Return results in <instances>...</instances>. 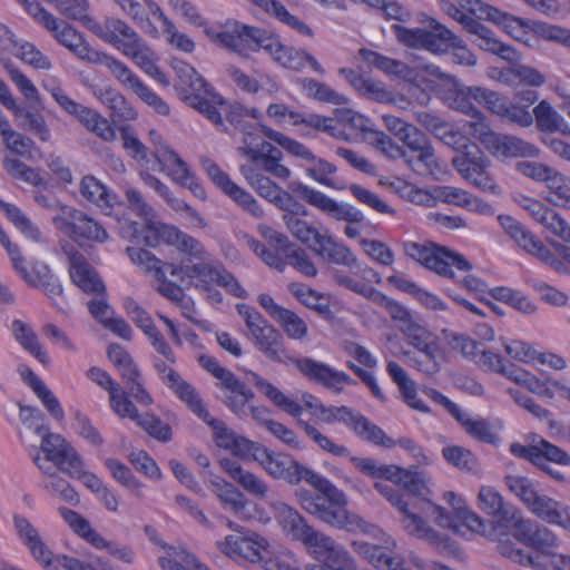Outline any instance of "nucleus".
<instances>
[{
    "mask_svg": "<svg viewBox=\"0 0 570 570\" xmlns=\"http://www.w3.org/2000/svg\"><path fill=\"white\" fill-rule=\"evenodd\" d=\"M295 497L299 507L320 521L346 531H366L368 523L361 517L350 513L346 498L336 487L321 493L298 489Z\"/></svg>",
    "mask_w": 570,
    "mask_h": 570,
    "instance_id": "1",
    "label": "nucleus"
},
{
    "mask_svg": "<svg viewBox=\"0 0 570 570\" xmlns=\"http://www.w3.org/2000/svg\"><path fill=\"white\" fill-rule=\"evenodd\" d=\"M274 517L286 535L301 541L315 559L322 561L336 542L330 535L315 530L305 518L293 507L277 501L272 504Z\"/></svg>",
    "mask_w": 570,
    "mask_h": 570,
    "instance_id": "2",
    "label": "nucleus"
},
{
    "mask_svg": "<svg viewBox=\"0 0 570 570\" xmlns=\"http://www.w3.org/2000/svg\"><path fill=\"white\" fill-rule=\"evenodd\" d=\"M403 249L407 257L446 278H455L453 267L459 272L472 269V264L462 254L432 242H405Z\"/></svg>",
    "mask_w": 570,
    "mask_h": 570,
    "instance_id": "3",
    "label": "nucleus"
},
{
    "mask_svg": "<svg viewBox=\"0 0 570 570\" xmlns=\"http://www.w3.org/2000/svg\"><path fill=\"white\" fill-rule=\"evenodd\" d=\"M170 275L181 282L185 278L196 279L194 286L202 291L217 285L225 288L229 294L238 298H246L247 293L238 281L229 273L222 263L199 262L194 264L168 265Z\"/></svg>",
    "mask_w": 570,
    "mask_h": 570,
    "instance_id": "4",
    "label": "nucleus"
},
{
    "mask_svg": "<svg viewBox=\"0 0 570 570\" xmlns=\"http://www.w3.org/2000/svg\"><path fill=\"white\" fill-rule=\"evenodd\" d=\"M478 507L495 521L485 522V531H475L490 540L499 539V535H508L509 529L515 523L520 511L504 501L501 493L490 485H482L478 493Z\"/></svg>",
    "mask_w": 570,
    "mask_h": 570,
    "instance_id": "5",
    "label": "nucleus"
},
{
    "mask_svg": "<svg viewBox=\"0 0 570 570\" xmlns=\"http://www.w3.org/2000/svg\"><path fill=\"white\" fill-rule=\"evenodd\" d=\"M504 484L535 517L548 523L560 522L561 502L540 493L531 479L520 474H508L504 476Z\"/></svg>",
    "mask_w": 570,
    "mask_h": 570,
    "instance_id": "6",
    "label": "nucleus"
},
{
    "mask_svg": "<svg viewBox=\"0 0 570 570\" xmlns=\"http://www.w3.org/2000/svg\"><path fill=\"white\" fill-rule=\"evenodd\" d=\"M404 336L415 350L403 353L406 364L428 376L438 374L441 371V350L433 334L420 323Z\"/></svg>",
    "mask_w": 570,
    "mask_h": 570,
    "instance_id": "7",
    "label": "nucleus"
},
{
    "mask_svg": "<svg viewBox=\"0 0 570 570\" xmlns=\"http://www.w3.org/2000/svg\"><path fill=\"white\" fill-rule=\"evenodd\" d=\"M199 364L219 381L218 386L227 391L224 404L236 415H246V405L254 399V392L246 386L233 372L223 367L218 361L207 354L198 357Z\"/></svg>",
    "mask_w": 570,
    "mask_h": 570,
    "instance_id": "8",
    "label": "nucleus"
},
{
    "mask_svg": "<svg viewBox=\"0 0 570 570\" xmlns=\"http://www.w3.org/2000/svg\"><path fill=\"white\" fill-rule=\"evenodd\" d=\"M55 227L78 245L86 242L105 244L109 239L108 232L98 220L75 207L65 209L55 219Z\"/></svg>",
    "mask_w": 570,
    "mask_h": 570,
    "instance_id": "9",
    "label": "nucleus"
},
{
    "mask_svg": "<svg viewBox=\"0 0 570 570\" xmlns=\"http://www.w3.org/2000/svg\"><path fill=\"white\" fill-rule=\"evenodd\" d=\"M149 138L154 145L153 155L161 168L167 170L168 175L171 176L176 183L190 189L195 196L205 198V190L198 178L179 155L163 141L161 136L156 130L149 131Z\"/></svg>",
    "mask_w": 570,
    "mask_h": 570,
    "instance_id": "10",
    "label": "nucleus"
},
{
    "mask_svg": "<svg viewBox=\"0 0 570 570\" xmlns=\"http://www.w3.org/2000/svg\"><path fill=\"white\" fill-rule=\"evenodd\" d=\"M288 190L297 194L311 206L316 207L322 213L328 215L336 220L347 223H361L364 215L355 206L343 202H336L320 190L308 187L301 181H291L287 186Z\"/></svg>",
    "mask_w": 570,
    "mask_h": 570,
    "instance_id": "11",
    "label": "nucleus"
},
{
    "mask_svg": "<svg viewBox=\"0 0 570 570\" xmlns=\"http://www.w3.org/2000/svg\"><path fill=\"white\" fill-rule=\"evenodd\" d=\"M498 220L504 233L524 252L537 257L554 271L560 272L563 269V262L514 217L500 215Z\"/></svg>",
    "mask_w": 570,
    "mask_h": 570,
    "instance_id": "12",
    "label": "nucleus"
},
{
    "mask_svg": "<svg viewBox=\"0 0 570 570\" xmlns=\"http://www.w3.org/2000/svg\"><path fill=\"white\" fill-rule=\"evenodd\" d=\"M228 527L236 533L227 535L224 542L220 543L222 552L233 559H243L250 562L261 561L263 552L267 549V540L233 521H228Z\"/></svg>",
    "mask_w": 570,
    "mask_h": 570,
    "instance_id": "13",
    "label": "nucleus"
},
{
    "mask_svg": "<svg viewBox=\"0 0 570 570\" xmlns=\"http://www.w3.org/2000/svg\"><path fill=\"white\" fill-rule=\"evenodd\" d=\"M374 488L402 513L401 523L407 533L431 542L438 540V533L417 513L409 509V503L404 501L403 495L395 487L385 482H375Z\"/></svg>",
    "mask_w": 570,
    "mask_h": 570,
    "instance_id": "14",
    "label": "nucleus"
},
{
    "mask_svg": "<svg viewBox=\"0 0 570 570\" xmlns=\"http://www.w3.org/2000/svg\"><path fill=\"white\" fill-rule=\"evenodd\" d=\"M85 26L99 39L112 45L121 52L140 38L127 21L114 16L105 17L102 21L87 18Z\"/></svg>",
    "mask_w": 570,
    "mask_h": 570,
    "instance_id": "15",
    "label": "nucleus"
},
{
    "mask_svg": "<svg viewBox=\"0 0 570 570\" xmlns=\"http://www.w3.org/2000/svg\"><path fill=\"white\" fill-rule=\"evenodd\" d=\"M40 450L47 461L65 474H75L80 465L81 455L61 434L45 433L40 443Z\"/></svg>",
    "mask_w": 570,
    "mask_h": 570,
    "instance_id": "16",
    "label": "nucleus"
},
{
    "mask_svg": "<svg viewBox=\"0 0 570 570\" xmlns=\"http://www.w3.org/2000/svg\"><path fill=\"white\" fill-rule=\"evenodd\" d=\"M469 151L458 154L452 159L453 167L460 175L482 190H493L494 184L487 173L488 160L478 145L470 146Z\"/></svg>",
    "mask_w": 570,
    "mask_h": 570,
    "instance_id": "17",
    "label": "nucleus"
},
{
    "mask_svg": "<svg viewBox=\"0 0 570 570\" xmlns=\"http://www.w3.org/2000/svg\"><path fill=\"white\" fill-rule=\"evenodd\" d=\"M407 148V156L402 157L416 173H431L436 166V157L430 139L415 126L401 140Z\"/></svg>",
    "mask_w": 570,
    "mask_h": 570,
    "instance_id": "18",
    "label": "nucleus"
},
{
    "mask_svg": "<svg viewBox=\"0 0 570 570\" xmlns=\"http://www.w3.org/2000/svg\"><path fill=\"white\" fill-rule=\"evenodd\" d=\"M168 389L171 390L199 420L209 425L215 435L218 438L227 435L226 424L210 415L199 392L189 382L179 376Z\"/></svg>",
    "mask_w": 570,
    "mask_h": 570,
    "instance_id": "19",
    "label": "nucleus"
},
{
    "mask_svg": "<svg viewBox=\"0 0 570 570\" xmlns=\"http://www.w3.org/2000/svg\"><path fill=\"white\" fill-rule=\"evenodd\" d=\"M138 28L145 33L158 38L159 32L151 18H157L161 22L166 16L158 3L154 0H112Z\"/></svg>",
    "mask_w": 570,
    "mask_h": 570,
    "instance_id": "20",
    "label": "nucleus"
},
{
    "mask_svg": "<svg viewBox=\"0 0 570 570\" xmlns=\"http://www.w3.org/2000/svg\"><path fill=\"white\" fill-rule=\"evenodd\" d=\"M263 235L267 239L268 245L279 250L285 257L286 263L297 272L308 277L317 275V268L305 249L292 243L285 234L267 228Z\"/></svg>",
    "mask_w": 570,
    "mask_h": 570,
    "instance_id": "21",
    "label": "nucleus"
},
{
    "mask_svg": "<svg viewBox=\"0 0 570 570\" xmlns=\"http://www.w3.org/2000/svg\"><path fill=\"white\" fill-rule=\"evenodd\" d=\"M510 452L521 459L528 460L533 465L540 458H548L551 462L562 466L570 465V455L561 448L550 443L541 436L534 435L529 445L513 442L509 446Z\"/></svg>",
    "mask_w": 570,
    "mask_h": 570,
    "instance_id": "22",
    "label": "nucleus"
},
{
    "mask_svg": "<svg viewBox=\"0 0 570 570\" xmlns=\"http://www.w3.org/2000/svg\"><path fill=\"white\" fill-rule=\"evenodd\" d=\"M364 533L372 534L377 542H370L364 540H354L352 547L356 553L364 558L376 569L381 570L386 563L392 550L396 547L395 540L384 533L381 529L368 523V528Z\"/></svg>",
    "mask_w": 570,
    "mask_h": 570,
    "instance_id": "23",
    "label": "nucleus"
},
{
    "mask_svg": "<svg viewBox=\"0 0 570 570\" xmlns=\"http://www.w3.org/2000/svg\"><path fill=\"white\" fill-rule=\"evenodd\" d=\"M249 333L254 345L266 358L276 363H287L289 354L284 347L283 337L267 320L264 318L262 324H256Z\"/></svg>",
    "mask_w": 570,
    "mask_h": 570,
    "instance_id": "24",
    "label": "nucleus"
},
{
    "mask_svg": "<svg viewBox=\"0 0 570 570\" xmlns=\"http://www.w3.org/2000/svg\"><path fill=\"white\" fill-rule=\"evenodd\" d=\"M485 148L497 158H515L539 156V148L519 137L510 135H489L485 138Z\"/></svg>",
    "mask_w": 570,
    "mask_h": 570,
    "instance_id": "25",
    "label": "nucleus"
},
{
    "mask_svg": "<svg viewBox=\"0 0 570 570\" xmlns=\"http://www.w3.org/2000/svg\"><path fill=\"white\" fill-rule=\"evenodd\" d=\"M512 528L518 530L520 540L523 543L542 553H553V549L558 547V539L550 529L533 520L523 519L521 514L518 517Z\"/></svg>",
    "mask_w": 570,
    "mask_h": 570,
    "instance_id": "26",
    "label": "nucleus"
},
{
    "mask_svg": "<svg viewBox=\"0 0 570 570\" xmlns=\"http://www.w3.org/2000/svg\"><path fill=\"white\" fill-rule=\"evenodd\" d=\"M468 32L476 37L472 42L481 50L498 56L509 63L520 61L521 55L515 48L499 40L492 30L478 20L468 24Z\"/></svg>",
    "mask_w": 570,
    "mask_h": 570,
    "instance_id": "27",
    "label": "nucleus"
},
{
    "mask_svg": "<svg viewBox=\"0 0 570 570\" xmlns=\"http://www.w3.org/2000/svg\"><path fill=\"white\" fill-rule=\"evenodd\" d=\"M145 223L141 225L137 222H127L121 227L122 237L130 239H142L147 246L155 247L161 240L167 243V232L175 229V226L165 225L154 219L153 214L144 217Z\"/></svg>",
    "mask_w": 570,
    "mask_h": 570,
    "instance_id": "28",
    "label": "nucleus"
},
{
    "mask_svg": "<svg viewBox=\"0 0 570 570\" xmlns=\"http://www.w3.org/2000/svg\"><path fill=\"white\" fill-rule=\"evenodd\" d=\"M253 458L272 478L289 483L296 464L293 456L272 451L265 446H257Z\"/></svg>",
    "mask_w": 570,
    "mask_h": 570,
    "instance_id": "29",
    "label": "nucleus"
},
{
    "mask_svg": "<svg viewBox=\"0 0 570 570\" xmlns=\"http://www.w3.org/2000/svg\"><path fill=\"white\" fill-rule=\"evenodd\" d=\"M259 49H264L274 61L285 67V60H287L292 47L283 46L275 35L265 29L250 27L245 57L248 56L249 51H258Z\"/></svg>",
    "mask_w": 570,
    "mask_h": 570,
    "instance_id": "30",
    "label": "nucleus"
},
{
    "mask_svg": "<svg viewBox=\"0 0 570 570\" xmlns=\"http://www.w3.org/2000/svg\"><path fill=\"white\" fill-rule=\"evenodd\" d=\"M309 248L323 259L346 267H356L357 258L343 243H338L332 235L325 233L317 236L315 244Z\"/></svg>",
    "mask_w": 570,
    "mask_h": 570,
    "instance_id": "31",
    "label": "nucleus"
},
{
    "mask_svg": "<svg viewBox=\"0 0 570 570\" xmlns=\"http://www.w3.org/2000/svg\"><path fill=\"white\" fill-rule=\"evenodd\" d=\"M219 465L239 487L244 489V491L250 495L258 499H264L267 495V483L258 475L244 469L238 462L230 459H222L219 461Z\"/></svg>",
    "mask_w": 570,
    "mask_h": 570,
    "instance_id": "32",
    "label": "nucleus"
},
{
    "mask_svg": "<svg viewBox=\"0 0 570 570\" xmlns=\"http://www.w3.org/2000/svg\"><path fill=\"white\" fill-rule=\"evenodd\" d=\"M348 120L354 127L367 135L366 140L389 158L397 159L407 156V151L395 144L393 139L383 131L372 129L367 124L368 119L361 115H353Z\"/></svg>",
    "mask_w": 570,
    "mask_h": 570,
    "instance_id": "33",
    "label": "nucleus"
},
{
    "mask_svg": "<svg viewBox=\"0 0 570 570\" xmlns=\"http://www.w3.org/2000/svg\"><path fill=\"white\" fill-rule=\"evenodd\" d=\"M246 377L259 393L278 409L294 417H298L302 414V406L296 401L286 396L278 387L256 372L246 371Z\"/></svg>",
    "mask_w": 570,
    "mask_h": 570,
    "instance_id": "34",
    "label": "nucleus"
},
{
    "mask_svg": "<svg viewBox=\"0 0 570 570\" xmlns=\"http://www.w3.org/2000/svg\"><path fill=\"white\" fill-rule=\"evenodd\" d=\"M75 266H69L72 282L85 293L104 295L106 286L85 256H76Z\"/></svg>",
    "mask_w": 570,
    "mask_h": 570,
    "instance_id": "35",
    "label": "nucleus"
},
{
    "mask_svg": "<svg viewBox=\"0 0 570 570\" xmlns=\"http://www.w3.org/2000/svg\"><path fill=\"white\" fill-rule=\"evenodd\" d=\"M250 26L234 22L233 27L226 31H216L213 28H206V35L216 43L229 49L239 56H246V42L248 39Z\"/></svg>",
    "mask_w": 570,
    "mask_h": 570,
    "instance_id": "36",
    "label": "nucleus"
},
{
    "mask_svg": "<svg viewBox=\"0 0 570 570\" xmlns=\"http://www.w3.org/2000/svg\"><path fill=\"white\" fill-rule=\"evenodd\" d=\"M386 370L393 382L399 386L406 404L416 411L429 413V406L417 397L415 383L405 370L394 361L387 363Z\"/></svg>",
    "mask_w": 570,
    "mask_h": 570,
    "instance_id": "37",
    "label": "nucleus"
},
{
    "mask_svg": "<svg viewBox=\"0 0 570 570\" xmlns=\"http://www.w3.org/2000/svg\"><path fill=\"white\" fill-rule=\"evenodd\" d=\"M46 88L55 101L60 106V108L75 117L86 129L90 127L95 118H97V116L100 114L92 108L75 101L65 92L62 88L58 86Z\"/></svg>",
    "mask_w": 570,
    "mask_h": 570,
    "instance_id": "38",
    "label": "nucleus"
},
{
    "mask_svg": "<svg viewBox=\"0 0 570 570\" xmlns=\"http://www.w3.org/2000/svg\"><path fill=\"white\" fill-rule=\"evenodd\" d=\"M96 97L110 111L111 117L117 120H135L137 118L136 109L130 105L126 97L112 87H106L95 92Z\"/></svg>",
    "mask_w": 570,
    "mask_h": 570,
    "instance_id": "39",
    "label": "nucleus"
},
{
    "mask_svg": "<svg viewBox=\"0 0 570 570\" xmlns=\"http://www.w3.org/2000/svg\"><path fill=\"white\" fill-rule=\"evenodd\" d=\"M358 438L379 446L391 449L396 442L361 413L355 412L348 426Z\"/></svg>",
    "mask_w": 570,
    "mask_h": 570,
    "instance_id": "40",
    "label": "nucleus"
},
{
    "mask_svg": "<svg viewBox=\"0 0 570 570\" xmlns=\"http://www.w3.org/2000/svg\"><path fill=\"white\" fill-rule=\"evenodd\" d=\"M351 461L354 466L365 475L374 479H385L397 484L401 483L403 473L406 471L394 464H379L377 461L372 458L351 456Z\"/></svg>",
    "mask_w": 570,
    "mask_h": 570,
    "instance_id": "41",
    "label": "nucleus"
},
{
    "mask_svg": "<svg viewBox=\"0 0 570 570\" xmlns=\"http://www.w3.org/2000/svg\"><path fill=\"white\" fill-rule=\"evenodd\" d=\"M287 363L295 365L299 373L308 381L321 384L328 389L332 375V367L312 357L287 356Z\"/></svg>",
    "mask_w": 570,
    "mask_h": 570,
    "instance_id": "42",
    "label": "nucleus"
},
{
    "mask_svg": "<svg viewBox=\"0 0 570 570\" xmlns=\"http://www.w3.org/2000/svg\"><path fill=\"white\" fill-rule=\"evenodd\" d=\"M533 120L538 130L542 132L568 134L570 131L563 117L547 100H541L533 108Z\"/></svg>",
    "mask_w": 570,
    "mask_h": 570,
    "instance_id": "43",
    "label": "nucleus"
},
{
    "mask_svg": "<svg viewBox=\"0 0 570 570\" xmlns=\"http://www.w3.org/2000/svg\"><path fill=\"white\" fill-rule=\"evenodd\" d=\"M288 289L307 308L315 311L325 320L332 318L330 301L324 294L298 283L289 284Z\"/></svg>",
    "mask_w": 570,
    "mask_h": 570,
    "instance_id": "44",
    "label": "nucleus"
},
{
    "mask_svg": "<svg viewBox=\"0 0 570 570\" xmlns=\"http://www.w3.org/2000/svg\"><path fill=\"white\" fill-rule=\"evenodd\" d=\"M187 99L191 101L190 107L195 108L200 114H203L216 127L222 128L224 131H226V128L224 126L223 114L226 117L228 108L232 105H227L220 96L214 92H212V96L205 97L202 100H197L195 96L191 98L189 97Z\"/></svg>",
    "mask_w": 570,
    "mask_h": 570,
    "instance_id": "45",
    "label": "nucleus"
},
{
    "mask_svg": "<svg viewBox=\"0 0 570 570\" xmlns=\"http://www.w3.org/2000/svg\"><path fill=\"white\" fill-rule=\"evenodd\" d=\"M79 190L83 198L101 209L111 208L116 202V195L91 175L81 179Z\"/></svg>",
    "mask_w": 570,
    "mask_h": 570,
    "instance_id": "46",
    "label": "nucleus"
},
{
    "mask_svg": "<svg viewBox=\"0 0 570 570\" xmlns=\"http://www.w3.org/2000/svg\"><path fill=\"white\" fill-rule=\"evenodd\" d=\"M455 420L462 425L465 433L476 441L488 444L497 443L498 435L495 432H493L488 420L481 416L471 417L466 412L462 410L456 415Z\"/></svg>",
    "mask_w": 570,
    "mask_h": 570,
    "instance_id": "47",
    "label": "nucleus"
},
{
    "mask_svg": "<svg viewBox=\"0 0 570 570\" xmlns=\"http://www.w3.org/2000/svg\"><path fill=\"white\" fill-rule=\"evenodd\" d=\"M458 39L459 37L448 27L431 19L425 36V49L434 53L445 52Z\"/></svg>",
    "mask_w": 570,
    "mask_h": 570,
    "instance_id": "48",
    "label": "nucleus"
},
{
    "mask_svg": "<svg viewBox=\"0 0 570 570\" xmlns=\"http://www.w3.org/2000/svg\"><path fill=\"white\" fill-rule=\"evenodd\" d=\"M12 330L16 340L21 344V346L24 350H27L42 364L46 365L49 363V356L47 352L42 350L37 334L32 331V328L29 325H27L22 321L16 320L12 323Z\"/></svg>",
    "mask_w": 570,
    "mask_h": 570,
    "instance_id": "49",
    "label": "nucleus"
},
{
    "mask_svg": "<svg viewBox=\"0 0 570 570\" xmlns=\"http://www.w3.org/2000/svg\"><path fill=\"white\" fill-rule=\"evenodd\" d=\"M372 302L383 306L387 311L392 320L397 323V328L403 335L420 324L403 305L387 297L380 291Z\"/></svg>",
    "mask_w": 570,
    "mask_h": 570,
    "instance_id": "50",
    "label": "nucleus"
},
{
    "mask_svg": "<svg viewBox=\"0 0 570 570\" xmlns=\"http://www.w3.org/2000/svg\"><path fill=\"white\" fill-rule=\"evenodd\" d=\"M0 209L8 219L29 239L40 243L43 240L40 229L16 205L0 198Z\"/></svg>",
    "mask_w": 570,
    "mask_h": 570,
    "instance_id": "51",
    "label": "nucleus"
},
{
    "mask_svg": "<svg viewBox=\"0 0 570 570\" xmlns=\"http://www.w3.org/2000/svg\"><path fill=\"white\" fill-rule=\"evenodd\" d=\"M167 244L175 246L180 253L196 259H206L208 256L204 245L198 239L181 232L176 226L175 229L167 232Z\"/></svg>",
    "mask_w": 570,
    "mask_h": 570,
    "instance_id": "52",
    "label": "nucleus"
},
{
    "mask_svg": "<svg viewBox=\"0 0 570 570\" xmlns=\"http://www.w3.org/2000/svg\"><path fill=\"white\" fill-rule=\"evenodd\" d=\"M442 455L448 463L463 472L475 474L480 471L478 458L466 448L449 445L442 449Z\"/></svg>",
    "mask_w": 570,
    "mask_h": 570,
    "instance_id": "53",
    "label": "nucleus"
},
{
    "mask_svg": "<svg viewBox=\"0 0 570 570\" xmlns=\"http://www.w3.org/2000/svg\"><path fill=\"white\" fill-rule=\"evenodd\" d=\"M299 83L306 96L315 100L333 105H346L348 102L347 97L338 94L324 82L312 78H303Z\"/></svg>",
    "mask_w": 570,
    "mask_h": 570,
    "instance_id": "54",
    "label": "nucleus"
},
{
    "mask_svg": "<svg viewBox=\"0 0 570 570\" xmlns=\"http://www.w3.org/2000/svg\"><path fill=\"white\" fill-rule=\"evenodd\" d=\"M53 38L63 47L69 49L75 55L85 43V39L72 26L66 21L55 18V23L46 28Z\"/></svg>",
    "mask_w": 570,
    "mask_h": 570,
    "instance_id": "55",
    "label": "nucleus"
},
{
    "mask_svg": "<svg viewBox=\"0 0 570 570\" xmlns=\"http://www.w3.org/2000/svg\"><path fill=\"white\" fill-rule=\"evenodd\" d=\"M403 489L414 497L420 498L423 501H426L428 503H431L430 500V485L432 484L431 478L428 476L425 473L415 470H406L405 473H403L402 481L400 483Z\"/></svg>",
    "mask_w": 570,
    "mask_h": 570,
    "instance_id": "56",
    "label": "nucleus"
},
{
    "mask_svg": "<svg viewBox=\"0 0 570 570\" xmlns=\"http://www.w3.org/2000/svg\"><path fill=\"white\" fill-rule=\"evenodd\" d=\"M126 252L130 261L146 272L154 273L157 279L164 278V267L170 271L169 263H163L153 253L139 247H127Z\"/></svg>",
    "mask_w": 570,
    "mask_h": 570,
    "instance_id": "57",
    "label": "nucleus"
},
{
    "mask_svg": "<svg viewBox=\"0 0 570 570\" xmlns=\"http://www.w3.org/2000/svg\"><path fill=\"white\" fill-rule=\"evenodd\" d=\"M468 96L500 117L508 104V99L504 96L479 86L468 87Z\"/></svg>",
    "mask_w": 570,
    "mask_h": 570,
    "instance_id": "58",
    "label": "nucleus"
},
{
    "mask_svg": "<svg viewBox=\"0 0 570 570\" xmlns=\"http://www.w3.org/2000/svg\"><path fill=\"white\" fill-rule=\"evenodd\" d=\"M444 341L454 352L460 353L465 358L473 361L478 351L481 347V343L470 338L465 334L456 333L450 330H442L441 332Z\"/></svg>",
    "mask_w": 570,
    "mask_h": 570,
    "instance_id": "59",
    "label": "nucleus"
},
{
    "mask_svg": "<svg viewBox=\"0 0 570 570\" xmlns=\"http://www.w3.org/2000/svg\"><path fill=\"white\" fill-rule=\"evenodd\" d=\"M105 465L111 473L112 478L122 487L134 491L135 495L140 499L144 497L141 482L135 478L131 470L126 464L117 459L109 458L106 459Z\"/></svg>",
    "mask_w": 570,
    "mask_h": 570,
    "instance_id": "60",
    "label": "nucleus"
},
{
    "mask_svg": "<svg viewBox=\"0 0 570 570\" xmlns=\"http://www.w3.org/2000/svg\"><path fill=\"white\" fill-rule=\"evenodd\" d=\"M443 498L456 512L458 518H460L471 531H485V521L475 512L464 507L462 499L454 492H445Z\"/></svg>",
    "mask_w": 570,
    "mask_h": 570,
    "instance_id": "61",
    "label": "nucleus"
},
{
    "mask_svg": "<svg viewBox=\"0 0 570 570\" xmlns=\"http://www.w3.org/2000/svg\"><path fill=\"white\" fill-rule=\"evenodd\" d=\"M301 481H305L311 487H313L316 492L321 493L326 490H331L335 485L327 480L326 478L320 475L314 470L301 464L298 461H296L295 468L293 469L292 476L289 479V483L292 485L298 484Z\"/></svg>",
    "mask_w": 570,
    "mask_h": 570,
    "instance_id": "62",
    "label": "nucleus"
},
{
    "mask_svg": "<svg viewBox=\"0 0 570 570\" xmlns=\"http://www.w3.org/2000/svg\"><path fill=\"white\" fill-rule=\"evenodd\" d=\"M213 485L220 502L229 505L235 513H239L246 508L248 503L246 497L232 483L219 479L213 482Z\"/></svg>",
    "mask_w": 570,
    "mask_h": 570,
    "instance_id": "63",
    "label": "nucleus"
},
{
    "mask_svg": "<svg viewBox=\"0 0 570 570\" xmlns=\"http://www.w3.org/2000/svg\"><path fill=\"white\" fill-rule=\"evenodd\" d=\"M275 322L278 323L288 338L301 341L307 335L306 322L292 309L285 308Z\"/></svg>",
    "mask_w": 570,
    "mask_h": 570,
    "instance_id": "64",
    "label": "nucleus"
}]
</instances>
